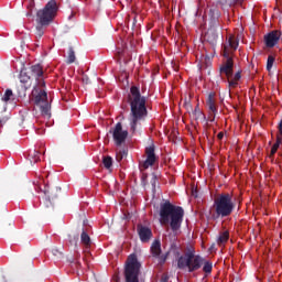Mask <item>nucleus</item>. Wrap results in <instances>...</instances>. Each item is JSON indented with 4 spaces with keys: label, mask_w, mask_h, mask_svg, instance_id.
Wrapping results in <instances>:
<instances>
[{
    "label": "nucleus",
    "mask_w": 282,
    "mask_h": 282,
    "mask_svg": "<svg viewBox=\"0 0 282 282\" xmlns=\"http://www.w3.org/2000/svg\"><path fill=\"white\" fill-rule=\"evenodd\" d=\"M33 77H35V85L31 93V102L39 107L42 116H46L50 118L52 113L50 112L52 107L50 106V101H47V91H45V77L43 75V66L41 64H36L31 66L30 72Z\"/></svg>",
    "instance_id": "obj_1"
},
{
    "label": "nucleus",
    "mask_w": 282,
    "mask_h": 282,
    "mask_svg": "<svg viewBox=\"0 0 282 282\" xmlns=\"http://www.w3.org/2000/svg\"><path fill=\"white\" fill-rule=\"evenodd\" d=\"M181 250L183 254L177 259L178 270L197 272L203 265L205 274L213 272V262L206 261V259L199 254H195V247H193V245L187 243L185 247H181Z\"/></svg>",
    "instance_id": "obj_2"
},
{
    "label": "nucleus",
    "mask_w": 282,
    "mask_h": 282,
    "mask_svg": "<svg viewBox=\"0 0 282 282\" xmlns=\"http://www.w3.org/2000/svg\"><path fill=\"white\" fill-rule=\"evenodd\" d=\"M160 224L166 226L167 231L172 230L166 237V242L170 243L172 252L177 251V206L166 200L160 204Z\"/></svg>",
    "instance_id": "obj_3"
},
{
    "label": "nucleus",
    "mask_w": 282,
    "mask_h": 282,
    "mask_svg": "<svg viewBox=\"0 0 282 282\" xmlns=\"http://www.w3.org/2000/svg\"><path fill=\"white\" fill-rule=\"evenodd\" d=\"M128 102L130 105V131L135 133L138 123L144 120L149 113L147 110V97L142 96L139 87L131 86Z\"/></svg>",
    "instance_id": "obj_4"
},
{
    "label": "nucleus",
    "mask_w": 282,
    "mask_h": 282,
    "mask_svg": "<svg viewBox=\"0 0 282 282\" xmlns=\"http://www.w3.org/2000/svg\"><path fill=\"white\" fill-rule=\"evenodd\" d=\"M214 210L216 213V217H230L232 215V210H235V202H232V195L230 194H220L214 200Z\"/></svg>",
    "instance_id": "obj_5"
},
{
    "label": "nucleus",
    "mask_w": 282,
    "mask_h": 282,
    "mask_svg": "<svg viewBox=\"0 0 282 282\" xmlns=\"http://www.w3.org/2000/svg\"><path fill=\"white\" fill-rule=\"evenodd\" d=\"M56 12H58V4L55 0H50L45 7L36 12V23L40 25H50L52 21H54L56 17Z\"/></svg>",
    "instance_id": "obj_6"
},
{
    "label": "nucleus",
    "mask_w": 282,
    "mask_h": 282,
    "mask_svg": "<svg viewBox=\"0 0 282 282\" xmlns=\"http://www.w3.org/2000/svg\"><path fill=\"white\" fill-rule=\"evenodd\" d=\"M224 56L227 58L226 63L220 67V74H225L228 78L229 87H235L238 85L239 80H241V72H237L232 76V58H230V52L228 51V46H225Z\"/></svg>",
    "instance_id": "obj_7"
},
{
    "label": "nucleus",
    "mask_w": 282,
    "mask_h": 282,
    "mask_svg": "<svg viewBox=\"0 0 282 282\" xmlns=\"http://www.w3.org/2000/svg\"><path fill=\"white\" fill-rule=\"evenodd\" d=\"M140 268L142 264L138 261V257L131 254L124 267L126 282H140Z\"/></svg>",
    "instance_id": "obj_8"
},
{
    "label": "nucleus",
    "mask_w": 282,
    "mask_h": 282,
    "mask_svg": "<svg viewBox=\"0 0 282 282\" xmlns=\"http://www.w3.org/2000/svg\"><path fill=\"white\" fill-rule=\"evenodd\" d=\"M43 193L45 195L44 205L46 208L54 205V202L61 196V187H50L48 184L44 185Z\"/></svg>",
    "instance_id": "obj_9"
},
{
    "label": "nucleus",
    "mask_w": 282,
    "mask_h": 282,
    "mask_svg": "<svg viewBox=\"0 0 282 282\" xmlns=\"http://www.w3.org/2000/svg\"><path fill=\"white\" fill-rule=\"evenodd\" d=\"M150 252L154 259H159L160 265H164L166 263V259H169V253L162 254V242L160 239H156L152 242L150 247Z\"/></svg>",
    "instance_id": "obj_10"
},
{
    "label": "nucleus",
    "mask_w": 282,
    "mask_h": 282,
    "mask_svg": "<svg viewBox=\"0 0 282 282\" xmlns=\"http://www.w3.org/2000/svg\"><path fill=\"white\" fill-rule=\"evenodd\" d=\"M129 137V131L122 130V123L118 122L115 126L112 131V138L117 144V147H121L123 142H126L127 138Z\"/></svg>",
    "instance_id": "obj_11"
},
{
    "label": "nucleus",
    "mask_w": 282,
    "mask_h": 282,
    "mask_svg": "<svg viewBox=\"0 0 282 282\" xmlns=\"http://www.w3.org/2000/svg\"><path fill=\"white\" fill-rule=\"evenodd\" d=\"M137 232L142 243H149L153 239V231L147 226L138 225Z\"/></svg>",
    "instance_id": "obj_12"
},
{
    "label": "nucleus",
    "mask_w": 282,
    "mask_h": 282,
    "mask_svg": "<svg viewBox=\"0 0 282 282\" xmlns=\"http://www.w3.org/2000/svg\"><path fill=\"white\" fill-rule=\"evenodd\" d=\"M280 39H281V31L279 30L268 33L264 36L267 47H274V45L279 43Z\"/></svg>",
    "instance_id": "obj_13"
},
{
    "label": "nucleus",
    "mask_w": 282,
    "mask_h": 282,
    "mask_svg": "<svg viewBox=\"0 0 282 282\" xmlns=\"http://www.w3.org/2000/svg\"><path fill=\"white\" fill-rule=\"evenodd\" d=\"M147 160L143 163V169H149V166H153L155 164V148L150 145L145 149Z\"/></svg>",
    "instance_id": "obj_14"
},
{
    "label": "nucleus",
    "mask_w": 282,
    "mask_h": 282,
    "mask_svg": "<svg viewBox=\"0 0 282 282\" xmlns=\"http://www.w3.org/2000/svg\"><path fill=\"white\" fill-rule=\"evenodd\" d=\"M19 79H20V83L24 87V91H28V89H30V87H32V76H30V72L28 70V68H23L20 72Z\"/></svg>",
    "instance_id": "obj_15"
},
{
    "label": "nucleus",
    "mask_w": 282,
    "mask_h": 282,
    "mask_svg": "<svg viewBox=\"0 0 282 282\" xmlns=\"http://www.w3.org/2000/svg\"><path fill=\"white\" fill-rule=\"evenodd\" d=\"M80 243H83L85 248H91V238L85 228L82 229Z\"/></svg>",
    "instance_id": "obj_16"
},
{
    "label": "nucleus",
    "mask_w": 282,
    "mask_h": 282,
    "mask_svg": "<svg viewBox=\"0 0 282 282\" xmlns=\"http://www.w3.org/2000/svg\"><path fill=\"white\" fill-rule=\"evenodd\" d=\"M29 160L31 164H36V162L41 161V152L37 150H31L29 152Z\"/></svg>",
    "instance_id": "obj_17"
},
{
    "label": "nucleus",
    "mask_w": 282,
    "mask_h": 282,
    "mask_svg": "<svg viewBox=\"0 0 282 282\" xmlns=\"http://www.w3.org/2000/svg\"><path fill=\"white\" fill-rule=\"evenodd\" d=\"M228 239H230V234L228 231H224L219 234L216 241L218 246H224V243H226Z\"/></svg>",
    "instance_id": "obj_18"
},
{
    "label": "nucleus",
    "mask_w": 282,
    "mask_h": 282,
    "mask_svg": "<svg viewBox=\"0 0 282 282\" xmlns=\"http://www.w3.org/2000/svg\"><path fill=\"white\" fill-rule=\"evenodd\" d=\"M193 117L197 122H203V120H206V116L204 115V112H202L199 107L195 108V110L193 111Z\"/></svg>",
    "instance_id": "obj_19"
},
{
    "label": "nucleus",
    "mask_w": 282,
    "mask_h": 282,
    "mask_svg": "<svg viewBox=\"0 0 282 282\" xmlns=\"http://www.w3.org/2000/svg\"><path fill=\"white\" fill-rule=\"evenodd\" d=\"M46 29H47V25H43L41 23H37L36 28H35V37L36 39H42L43 34H45Z\"/></svg>",
    "instance_id": "obj_20"
},
{
    "label": "nucleus",
    "mask_w": 282,
    "mask_h": 282,
    "mask_svg": "<svg viewBox=\"0 0 282 282\" xmlns=\"http://www.w3.org/2000/svg\"><path fill=\"white\" fill-rule=\"evenodd\" d=\"M207 107L212 113H217V107L215 106V99L213 98V94H210L207 98Z\"/></svg>",
    "instance_id": "obj_21"
},
{
    "label": "nucleus",
    "mask_w": 282,
    "mask_h": 282,
    "mask_svg": "<svg viewBox=\"0 0 282 282\" xmlns=\"http://www.w3.org/2000/svg\"><path fill=\"white\" fill-rule=\"evenodd\" d=\"M10 100H14V93H12V89L8 88L2 96V102H10Z\"/></svg>",
    "instance_id": "obj_22"
},
{
    "label": "nucleus",
    "mask_w": 282,
    "mask_h": 282,
    "mask_svg": "<svg viewBox=\"0 0 282 282\" xmlns=\"http://www.w3.org/2000/svg\"><path fill=\"white\" fill-rule=\"evenodd\" d=\"M228 45L230 50H237L239 47V40L232 35L229 36L228 39Z\"/></svg>",
    "instance_id": "obj_23"
},
{
    "label": "nucleus",
    "mask_w": 282,
    "mask_h": 282,
    "mask_svg": "<svg viewBox=\"0 0 282 282\" xmlns=\"http://www.w3.org/2000/svg\"><path fill=\"white\" fill-rule=\"evenodd\" d=\"M76 62V52H74V47L68 48V55H67V64L72 65V63Z\"/></svg>",
    "instance_id": "obj_24"
},
{
    "label": "nucleus",
    "mask_w": 282,
    "mask_h": 282,
    "mask_svg": "<svg viewBox=\"0 0 282 282\" xmlns=\"http://www.w3.org/2000/svg\"><path fill=\"white\" fill-rule=\"evenodd\" d=\"M68 241L70 246L78 247V234L68 235Z\"/></svg>",
    "instance_id": "obj_25"
},
{
    "label": "nucleus",
    "mask_w": 282,
    "mask_h": 282,
    "mask_svg": "<svg viewBox=\"0 0 282 282\" xmlns=\"http://www.w3.org/2000/svg\"><path fill=\"white\" fill-rule=\"evenodd\" d=\"M102 164H104L105 169H109L110 166L113 165V159H111V156H105L102 159Z\"/></svg>",
    "instance_id": "obj_26"
},
{
    "label": "nucleus",
    "mask_w": 282,
    "mask_h": 282,
    "mask_svg": "<svg viewBox=\"0 0 282 282\" xmlns=\"http://www.w3.org/2000/svg\"><path fill=\"white\" fill-rule=\"evenodd\" d=\"M272 67H274V56L269 55L267 59V72H271Z\"/></svg>",
    "instance_id": "obj_27"
},
{
    "label": "nucleus",
    "mask_w": 282,
    "mask_h": 282,
    "mask_svg": "<svg viewBox=\"0 0 282 282\" xmlns=\"http://www.w3.org/2000/svg\"><path fill=\"white\" fill-rule=\"evenodd\" d=\"M184 217V209L182 207H177V228L180 230V224H182V219Z\"/></svg>",
    "instance_id": "obj_28"
},
{
    "label": "nucleus",
    "mask_w": 282,
    "mask_h": 282,
    "mask_svg": "<svg viewBox=\"0 0 282 282\" xmlns=\"http://www.w3.org/2000/svg\"><path fill=\"white\" fill-rule=\"evenodd\" d=\"M124 158H127V150H120L119 152H117V155H116L117 162H122Z\"/></svg>",
    "instance_id": "obj_29"
},
{
    "label": "nucleus",
    "mask_w": 282,
    "mask_h": 282,
    "mask_svg": "<svg viewBox=\"0 0 282 282\" xmlns=\"http://www.w3.org/2000/svg\"><path fill=\"white\" fill-rule=\"evenodd\" d=\"M169 140H170V142H172L173 144H176V142H177V137H175V130H172L171 134L169 135Z\"/></svg>",
    "instance_id": "obj_30"
},
{
    "label": "nucleus",
    "mask_w": 282,
    "mask_h": 282,
    "mask_svg": "<svg viewBox=\"0 0 282 282\" xmlns=\"http://www.w3.org/2000/svg\"><path fill=\"white\" fill-rule=\"evenodd\" d=\"M52 254L54 257H63V252H61L57 248L52 249Z\"/></svg>",
    "instance_id": "obj_31"
},
{
    "label": "nucleus",
    "mask_w": 282,
    "mask_h": 282,
    "mask_svg": "<svg viewBox=\"0 0 282 282\" xmlns=\"http://www.w3.org/2000/svg\"><path fill=\"white\" fill-rule=\"evenodd\" d=\"M68 261H69L75 268H80V265H82L79 261L74 262V258L68 259Z\"/></svg>",
    "instance_id": "obj_32"
},
{
    "label": "nucleus",
    "mask_w": 282,
    "mask_h": 282,
    "mask_svg": "<svg viewBox=\"0 0 282 282\" xmlns=\"http://www.w3.org/2000/svg\"><path fill=\"white\" fill-rule=\"evenodd\" d=\"M281 142H282L281 138H278L276 142L273 144L272 148L279 151V147H281Z\"/></svg>",
    "instance_id": "obj_33"
},
{
    "label": "nucleus",
    "mask_w": 282,
    "mask_h": 282,
    "mask_svg": "<svg viewBox=\"0 0 282 282\" xmlns=\"http://www.w3.org/2000/svg\"><path fill=\"white\" fill-rule=\"evenodd\" d=\"M219 3H221L223 6H232V2L230 0H218Z\"/></svg>",
    "instance_id": "obj_34"
},
{
    "label": "nucleus",
    "mask_w": 282,
    "mask_h": 282,
    "mask_svg": "<svg viewBox=\"0 0 282 282\" xmlns=\"http://www.w3.org/2000/svg\"><path fill=\"white\" fill-rule=\"evenodd\" d=\"M279 131H280V134L282 135V120L279 123Z\"/></svg>",
    "instance_id": "obj_35"
},
{
    "label": "nucleus",
    "mask_w": 282,
    "mask_h": 282,
    "mask_svg": "<svg viewBox=\"0 0 282 282\" xmlns=\"http://www.w3.org/2000/svg\"><path fill=\"white\" fill-rule=\"evenodd\" d=\"M224 139V132H219L218 133V140H223Z\"/></svg>",
    "instance_id": "obj_36"
},
{
    "label": "nucleus",
    "mask_w": 282,
    "mask_h": 282,
    "mask_svg": "<svg viewBox=\"0 0 282 282\" xmlns=\"http://www.w3.org/2000/svg\"><path fill=\"white\" fill-rule=\"evenodd\" d=\"M276 148H271V155H274V153H276Z\"/></svg>",
    "instance_id": "obj_37"
},
{
    "label": "nucleus",
    "mask_w": 282,
    "mask_h": 282,
    "mask_svg": "<svg viewBox=\"0 0 282 282\" xmlns=\"http://www.w3.org/2000/svg\"><path fill=\"white\" fill-rule=\"evenodd\" d=\"M193 197H197V189L192 191Z\"/></svg>",
    "instance_id": "obj_38"
},
{
    "label": "nucleus",
    "mask_w": 282,
    "mask_h": 282,
    "mask_svg": "<svg viewBox=\"0 0 282 282\" xmlns=\"http://www.w3.org/2000/svg\"><path fill=\"white\" fill-rule=\"evenodd\" d=\"M231 2V6L235 4V3H239V0H230Z\"/></svg>",
    "instance_id": "obj_39"
},
{
    "label": "nucleus",
    "mask_w": 282,
    "mask_h": 282,
    "mask_svg": "<svg viewBox=\"0 0 282 282\" xmlns=\"http://www.w3.org/2000/svg\"><path fill=\"white\" fill-rule=\"evenodd\" d=\"M29 8H34V2H31Z\"/></svg>",
    "instance_id": "obj_40"
},
{
    "label": "nucleus",
    "mask_w": 282,
    "mask_h": 282,
    "mask_svg": "<svg viewBox=\"0 0 282 282\" xmlns=\"http://www.w3.org/2000/svg\"><path fill=\"white\" fill-rule=\"evenodd\" d=\"M167 279L166 278H162L161 282H166Z\"/></svg>",
    "instance_id": "obj_41"
},
{
    "label": "nucleus",
    "mask_w": 282,
    "mask_h": 282,
    "mask_svg": "<svg viewBox=\"0 0 282 282\" xmlns=\"http://www.w3.org/2000/svg\"><path fill=\"white\" fill-rule=\"evenodd\" d=\"M26 17H32V12H28V13H26Z\"/></svg>",
    "instance_id": "obj_42"
},
{
    "label": "nucleus",
    "mask_w": 282,
    "mask_h": 282,
    "mask_svg": "<svg viewBox=\"0 0 282 282\" xmlns=\"http://www.w3.org/2000/svg\"><path fill=\"white\" fill-rule=\"evenodd\" d=\"M174 28H175V30H177V22H175Z\"/></svg>",
    "instance_id": "obj_43"
},
{
    "label": "nucleus",
    "mask_w": 282,
    "mask_h": 282,
    "mask_svg": "<svg viewBox=\"0 0 282 282\" xmlns=\"http://www.w3.org/2000/svg\"><path fill=\"white\" fill-rule=\"evenodd\" d=\"M72 17H74V12L69 15V19H72Z\"/></svg>",
    "instance_id": "obj_44"
},
{
    "label": "nucleus",
    "mask_w": 282,
    "mask_h": 282,
    "mask_svg": "<svg viewBox=\"0 0 282 282\" xmlns=\"http://www.w3.org/2000/svg\"><path fill=\"white\" fill-rule=\"evenodd\" d=\"M1 122H2V121H1V119H0V124H1Z\"/></svg>",
    "instance_id": "obj_45"
}]
</instances>
